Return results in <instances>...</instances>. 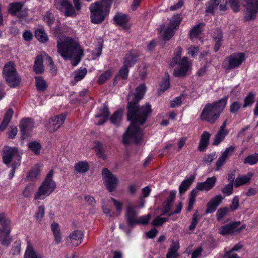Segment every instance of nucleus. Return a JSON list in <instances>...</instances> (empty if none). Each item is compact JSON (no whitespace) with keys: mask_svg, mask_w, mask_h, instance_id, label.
Instances as JSON below:
<instances>
[{"mask_svg":"<svg viewBox=\"0 0 258 258\" xmlns=\"http://www.w3.org/2000/svg\"><path fill=\"white\" fill-rule=\"evenodd\" d=\"M146 87L144 84H141L136 89V93L133 101H130L127 104V119L132 121V124L127 128L123 136V143L128 145L134 142L138 144L142 138L143 130L140 125L146 121L148 114L151 112V105L147 104L139 107L138 102L144 96Z\"/></svg>","mask_w":258,"mask_h":258,"instance_id":"obj_1","label":"nucleus"},{"mask_svg":"<svg viewBox=\"0 0 258 258\" xmlns=\"http://www.w3.org/2000/svg\"><path fill=\"white\" fill-rule=\"evenodd\" d=\"M57 49L59 54L66 60H71L77 66L84 55V50L79 43L70 37H62L57 40Z\"/></svg>","mask_w":258,"mask_h":258,"instance_id":"obj_2","label":"nucleus"},{"mask_svg":"<svg viewBox=\"0 0 258 258\" xmlns=\"http://www.w3.org/2000/svg\"><path fill=\"white\" fill-rule=\"evenodd\" d=\"M228 99V96H226L213 103H207L201 112V120L210 124L215 123L225 108Z\"/></svg>","mask_w":258,"mask_h":258,"instance_id":"obj_3","label":"nucleus"},{"mask_svg":"<svg viewBox=\"0 0 258 258\" xmlns=\"http://www.w3.org/2000/svg\"><path fill=\"white\" fill-rule=\"evenodd\" d=\"M113 0H102L91 4L90 11L91 22L94 24L101 23L108 14Z\"/></svg>","mask_w":258,"mask_h":258,"instance_id":"obj_4","label":"nucleus"},{"mask_svg":"<svg viewBox=\"0 0 258 258\" xmlns=\"http://www.w3.org/2000/svg\"><path fill=\"white\" fill-rule=\"evenodd\" d=\"M182 48L178 46L175 50L174 56L170 62L171 67H175L173 75L175 77H184L186 76L189 68V62L187 57L184 56L181 59Z\"/></svg>","mask_w":258,"mask_h":258,"instance_id":"obj_5","label":"nucleus"},{"mask_svg":"<svg viewBox=\"0 0 258 258\" xmlns=\"http://www.w3.org/2000/svg\"><path fill=\"white\" fill-rule=\"evenodd\" d=\"M53 176V171L51 170L47 174L44 180L34 194V200H43L54 190L56 185L54 180L52 179Z\"/></svg>","mask_w":258,"mask_h":258,"instance_id":"obj_6","label":"nucleus"},{"mask_svg":"<svg viewBox=\"0 0 258 258\" xmlns=\"http://www.w3.org/2000/svg\"><path fill=\"white\" fill-rule=\"evenodd\" d=\"M3 74L6 83L11 87L14 88L19 85L21 78L13 62L10 61L5 64L3 68Z\"/></svg>","mask_w":258,"mask_h":258,"instance_id":"obj_7","label":"nucleus"},{"mask_svg":"<svg viewBox=\"0 0 258 258\" xmlns=\"http://www.w3.org/2000/svg\"><path fill=\"white\" fill-rule=\"evenodd\" d=\"M3 159L7 166L10 165L19 166L21 157L17 148L6 147L3 151Z\"/></svg>","mask_w":258,"mask_h":258,"instance_id":"obj_8","label":"nucleus"},{"mask_svg":"<svg viewBox=\"0 0 258 258\" xmlns=\"http://www.w3.org/2000/svg\"><path fill=\"white\" fill-rule=\"evenodd\" d=\"M102 176L104 184L107 189L109 192L114 191L118 183L117 177L107 168L102 169Z\"/></svg>","mask_w":258,"mask_h":258,"instance_id":"obj_9","label":"nucleus"},{"mask_svg":"<svg viewBox=\"0 0 258 258\" xmlns=\"http://www.w3.org/2000/svg\"><path fill=\"white\" fill-rule=\"evenodd\" d=\"M8 13L12 16L20 20L23 19L28 16V11L24 8V5L21 2H14L9 4Z\"/></svg>","mask_w":258,"mask_h":258,"instance_id":"obj_10","label":"nucleus"},{"mask_svg":"<svg viewBox=\"0 0 258 258\" xmlns=\"http://www.w3.org/2000/svg\"><path fill=\"white\" fill-rule=\"evenodd\" d=\"M246 21H251L255 19L258 13V0H246Z\"/></svg>","mask_w":258,"mask_h":258,"instance_id":"obj_11","label":"nucleus"},{"mask_svg":"<svg viewBox=\"0 0 258 258\" xmlns=\"http://www.w3.org/2000/svg\"><path fill=\"white\" fill-rule=\"evenodd\" d=\"M228 0H211L207 7L206 12L213 13L215 10L225 11L228 8Z\"/></svg>","mask_w":258,"mask_h":258,"instance_id":"obj_12","label":"nucleus"},{"mask_svg":"<svg viewBox=\"0 0 258 258\" xmlns=\"http://www.w3.org/2000/svg\"><path fill=\"white\" fill-rule=\"evenodd\" d=\"M65 119L66 116L62 114L51 117L47 126L48 131L51 133L56 131L64 123Z\"/></svg>","mask_w":258,"mask_h":258,"instance_id":"obj_13","label":"nucleus"},{"mask_svg":"<svg viewBox=\"0 0 258 258\" xmlns=\"http://www.w3.org/2000/svg\"><path fill=\"white\" fill-rule=\"evenodd\" d=\"M245 59V56L243 53H234L230 55L228 58V66L227 70L235 69L239 67Z\"/></svg>","mask_w":258,"mask_h":258,"instance_id":"obj_14","label":"nucleus"},{"mask_svg":"<svg viewBox=\"0 0 258 258\" xmlns=\"http://www.w3.org/2000/svg\"><path fill=\"white\" fill-rule=\"evenodd\" d=\"M234 150L235 147L231 146L227 148L222 153L215 163V170L216 171H219L221 168L226 160L232 155Z\"/></svg>","mask_w":258,"mask_h":258,"instance_id":"obj_15","label":"nucleus"},{"mask_svg":"<svg viewBox=\"0 0 258 258\" xmlns=\"http://www.w3.org/2000/svg\"><path fill=\"white\" fill-rule=\"evenodd\" d=\"M84 237L82 232L79 230H75L70 233L67 238L66 244L68 246H77L81 243Z\"/></svg>","mask_w":258,"mask_h":258,"instance_id":"obj_16","label":"nucleus"},{"mask_svg":"<svg viewBox=\"0 0 258 258\" xmlns=\"http://www.w3.org/2000/svg\"><path fill=\"white\" fill-rule=\"evenodd\" d=\"M10 231V220L6 218L5 214H0V238L8 236Z\"/></svg>","mask_w":258,"mask_h":258,"instance_id":"obj_17","label":"nucleus"},{"mask_svg":"<svg viewBox=\"0 0 258 258\" xmlns=\"http://www.w3.org/2000/svg\"><path fill=\"white\" fill-rule=\"evenodd\" d=\"M34 127V122L31 119L24 118L20 123V128L24 138H26Z\"/></svg>","mask_w":258,"mask_h":258,"instance_id":"obj_18","label":"nucleus"},{"mask_svg":"<svg viewBox=\"0 0 258 258\" xmlns=\"http://www.w3.org/2000/svg\"><path fill=\"white\" fill-rule=\"evenodd\" d=\"M240 224V222H230L220 227L219 232L223 235L234 233L236 232L237 227L239 226Z\"/></svg>","mask_w":258,"mask_h":258,"instance_id":"obj_19","label":"nucleus"},{"mask_svg":"<svg viewBox=\"0 0 258 258\" xmlns=\"http://www.w3.org/2000/svg\"><path fill=\"white\" fill-rule=\"evenodd\" d=\"M216 180L215 176L209 177L205 181L198 183L197 188L200 190L209 191L215 186Z\"/></svg>","mask_w":258,"mask_h":258,"instance_id":"obj_20","label":"nucleus"},{"mask_svg":"<svg viewBox=\"0 0 258 258\" xmlns=\"http://www.w3.org/2000/svg\"><path fill=\"white\" fill-rule=\"evenodd\" d=\"M137 214L136 213L135 207L131 204H128L126 208V218L127 223L129 225L136 224L137 219Z\"/></svg>","mask_w":258,"mask_h":258,"instance_id":"obj_21","label":"nucleus"},{"mask_svg":"<svg viewBox=\"0 0 258 258\" xmlns=\"http://www.w3.org/2000/svg\"><path fill=\"white\" fill-rule=\"evenodd\" d=\"M223 198L221 195H218L212 198L210 202L207 204V208L206 211L207 214L212 213L215 212L221 203Z\"/></svg>","mask_w":258,"mask_h":258,"instance_id":"obj_22","label":"nucleus"},{"mask_svg":"<svg viewBox=\"0 0 258 258\" xmlns=\"http://www.w3.org/2000/svg\"><path fill=\"white\" fill-rule=\"evenodd\" d=\"M109 112L108 108L105 106L103 107L100 109V112L95 115V117L97 120L96 124L97 125L103 124L106 121L108 118Z\"/></svg>","mask_w":258,"mask_h":258,"instance_id":"obj_23","label":"nucleus"},{"mask_svg":"<svg viewBox=\"0 0 258 258\" xmlns=\"http://www.w3.org/2000/svg\"><path fill=\"white\" fill-rule=\"evenodd\" d=\"M211 135V134L208 132L205 131L203 132L201 135L198 147L200 151H204L206 149L209 143Z\"/></svg>","mask_w":258,"mask_h":258,"instance_id":"obj_24","label":"nucleus"},{"mask_svg":"<svg viewBox=\"0 0 258 258\" xmlns=\"http://www.w3.org/2000/svg\"><path fill=\"white\" fill-rule=\"evenodd\" d=\"M51 229L54 236V241L58 244L62 242V235L60 232V227L56 223H52L51 225Z\"/></svg>","mask_w":258,"mask_h":258,"instance_id":"obj_25","label":"nucleus"},{"mask_svg":"<svg viewBox=\"0 0 258 258\" xmlns=\"http://www.w3.org/2000/svg\"><path fill=\"white\" fill-rule=\"evenodd\" d=\"M195 178V176L190 175L188 178L185 179L179 186V193L181 195L184 193L193 182Z\"/></svg>","mask_w":258,"mask_h":258,"instance_id":"obj_26","label":"nucleus"},{"mask_svg":"<svg viewBox=\"0 0 258 258\" xmlns=\"http://www.w3.org/2000/svg\"><path fill=\"white\" fill-rule=\"evenodd\" d=\"M13 113L14 112L12 108H9L7 110L0 125V131H3L6 128L12 119Z\"/></svg>","mask_w":258,"mask_h":258,"instance_id":"obj_27","label":"nucleus"},{"mask_svg":"<svg viewBox=\"0 0 258 258\" xmlns=\"http://www.w3.org/2000/svg\"><path fill=\"white\" fill-rule=\"evenodd\" d=\"M222 32L221 30L217 29L215 32L214 35H213V38L215 42V47H214V50L215 52L218 51L222 43Z\"/></svg>","mask_w":258,"mask_h":258,"instance_id":"obj_28","label":"nucleus"},{"mask_svg":"<svg viewBox=\"0 0 258 258\" xmlns=\"http://www.w3.org/2000/svg\"><path fill=\"white\" fill-rule=\"evenodd\" d=\"M252 176V174L250 173H248L246 175H244L243 176H238L234 181L235 186L239 187L243 184L248 183L250 181Z\"/></svg>","mask_w":258,"mask_h":258,"instance_id":"obj_29","label":"nucleus"},{"mask_svg":"<svg viewBox=\"0 0 258 258\" xmlns=\"http://www.w3.org/2000/svg\"><path fill=\"white\" fill-rule=\"evenodd\" d=\"M24 258H43L40 253H36L30 243H28L24 254Z\"/></svg>","mask_w":258,"mask_h":258,"instance_id":"obj_30","label":"nucleus"},{"mask_svg":"<svg viewBox=\"0 0 258 258\" xmlns=\"http://www.w3.org/2000/svg\"><path fill=\"white\" fill-rule=\"evenodd\" d=\"M229 133L228 131H224L219 128L218 132L215 135L213 145L217 146L221 143Z\"/></svg>","mask_w":258,"mask_h":258,"instance_id":"obj_31","label":"nucleus"},{"mask_svg":"<svg viewBox=\"0 0 258 258\" xmlns=\"http://www.w3.org/2000/svg\"><path fill=\"white\" fill-rule=\"evenodd\" d=\"M75 171L79 173L87 172L89 169V165L86 161H80L75 165Z\"/></svg>","mask_w":258,"mask_h":258,"instance_id":"obj_32","label":"nucleus"},{"mask_svg":"<svg viewBox=\"0 0 258 258\" xmlns=\"http://www.w3.org/2000/svg\"><path fill=\"white\" fill-rule=\"evenodd\" d=\"M178 248V243L176 241H173L169 249L168 253L166 254V258H177V252Z\"/></svg>","mask_w":258,"mask_h":258,"instance_id":"obj_33","label":"nucleus"},{"mask_svg":"<svg viewBox=\"0 0 258 258\" xmlns=\"http://www.w3.org/2000/svg\"><path fill=\"white\" fill-rule=\"evenodd\" d=\"M113 20L117 25L123 26L128 21V19L126 15L117 13L114 16Z\"/></svg>","mask_w":258,"mask_h":258,"instance_id":"obj_34","label":"nucleus"},{"mask_svg":"<svg viewBox=\"0 0 258 258\" xmlns=\"http://www.w3.org/2000/svg\"><path fill=\"white\" fill-rule=\"evenodd\" d=\"M34 71L36 74H41L43 71V58L42 56H36L33 68Z\"/></svg>","mask_w":258,"mask_h":258,"instance_id":"obj_35","label":"nucleus"},{"mask_svg":"<svg viewBox=\"0 0 258 258\" xmlns=\"http://www.w3.org/2000/svg\"><path fill=\"white\" fill-rule=\"evenodd\" d=\"M122 115V110H117L111 116L110 118L111 122L115 125H118L121 121Z\"/></svg>","mask_w":258,"mask_h":258,"instance_id":"obj_36","label":"nucleus"},{"mask_svg":"<svg viewBox=\"0 0 258 258\" xmlns=\"http://www.w3.org/2000/svg\"><path fill=\"white\" fill-rule=\"evenodd\" d=\"M76 11H77L76 8H74L70 2L61 12H62L66 17H74L78 14Z\"/></svg>","mask_w":258,"mask_h":258,"instance_id":"obj_37","label":"nucleus"},{"mask_svg":"<svg viewBox=\"0 0 258 258\" xmlns=\"http://www.w3.org/2000/svg\"><path fill=\"white\" fill-rule=\"evenodd\" d=\"M136 61V56L133 53L130 52L126 53L124 57L123 64L128 67H131L135 64Z\"/></svg>","mask_w":258,"mask_h":258,"instance_id":"obj_38","label":"nucleus"},{"mask_svg":"<svg viewBox=\"0 0 258 258\" xmlns=\"http://www.w3.org/2000/svg\"><path fill=\"white\" fill-rule=\"evenodd\" d=\"M35 35L36 39L41 42L44 43L48 40L47 35L44 30L42 28L36 30Z\"/></svg>","mask_w":258,"mask_h":258,"instance_id":"obj_39","label":"nucleus"},{"mask_svg":"<svg viewBox=\"0 0 258 258\" xmlns=\"http://www.w3.org/2000/svg\"><path fill=\"white\" fill-rule=\"evenodd\" d=\"M203 24L202 23H199L197 25L194 26L192 29L190 31L189 37L191 39L197 38L199 36L202 32V27Z\"/></svg>","mask_w":258,"mask_h":258,"instance_id":"obj_40","label":"nucleus"},{"mask_svg":"<svg viewBox=\"0 0 258 258\" xmlns=\"http://www.w3.org/2000/svg\"><path fill=\"white\" fill-rule=\"evenodd\" d=\"M36 87L38 90L43 91L47 87V85L45 81L41 77H35Z\"/></svg>","mask_w":258,"mask_h":258,"instance_id":"obj_41","label":"nucleus"},{"mask_svg":"<svg viewBox=\"0 0 258 258\" xmlns=\"http://www.w3.org/2000/svg\"><path fill=\"white\" fill-rule=\"evenodd\" d=\"M95 144L96 145L95 149L97 156L100 158L105 159V156L104 155V148L103 145L98 141L95 142Z\"/></svg>","mask_w":258,"mask_h":258,"instance_id":"obj_42","label":"nucleus"},{"mask_svg":"<svg viewBox=\"0 0 258 258\" xmlns=\"http://www.w3.org/2000/svg\"><path fill=\"white\" fill-rule=\"evenodd\" d=\"M87 70L83 68L74 72V80L76 82L81 81L86 75Z\"/></svg>","mask_w":258,"mask_h":258,"instance_id":"obj_43","label":"nucleus"},{"mask_svg":"<svg viewBox=\"0 0 258 258\" xmlns=\"http://www.w3.org/2000/svg\"><path fill=\"white\" fill-rule=\"evenodd\" d=\"M29 148L35 154L39 155L40 153L41 146L40 144L37 142H31L28 144Z\"/></svg>","mask_w":258,"mask_h":258,"instance_id":"obj_44","label":"nucleus"},{"mask_svg":"<svg viewBox=\"0 0 258 258\" xmlns=\"http://www.w3.org/2000/svg\"><path fill=\"white\" fill-rule=\"evenodd\" d=\"M40 172L39 168L38 166H35L28 172L27 178L29 180L33 181L37 179Z\"/></svg>","mask_w":258,"mask_h":258,"instance_id":"obj_45","label":"nucleus"},{"mask_svg":"<svg viewBox=\"0 0 258 258\" xmlns=\"http://www.w3.org/2000/svg\"><path fill=\"white\" fill-rule=\"evenodd\" d=\"M254 94L252 92H249L244 99L243 107L246 108L248 106H251L254 102Z\"/></svg>","mask_w":258,"mask_h":258,"instance_id":"obj_46","label":"nucleus"},{"mask_svg":"<svg viewBox=\"0 0 258 258\" xmlns=\"http://www.w3.org/2000/svg\"><path fill=\"white\" fill-rule=\"evenodd\" d=\"M181 22V19L178 15L173 16L170 20L169 27L173 29H177Z\"/></svg>","mask_w":258,"mask_h":258,"instance_id":"obj_47","label":"nucleus"},{"mask_svg":"<svg viewBox=\"0 0 258 258\" xmlns=\"http://www.w3.org/2000/svg\"><path fill=\"white\" fill-rule=\"evenodd\" d=\"M111 75V71L107 70L99 77L97 82L99 84H103L110 78Z\"/></svg>","mask_w":258,"mask_h":258,"instance_id":"obj_48","label":"nucleus"},{"mask_svg":"<svg viewBox=\"0 0 258 258\" xmlns=\"http://www.w3.org/2000/svg\"><path fill=\"white\" fill-rule=\"evenodd\" d=\"M257 162L258 153L248 156L244 159L243 163L252 165L255 164Z\"/></svg>","mask_w":258,"mask_h":258,"instance_id":"obj_49","label":"nucleus"},{"mask_svg":"<svg viewBox=\"0 0 258 258\" xmlns=\"http://www.w3.org/2000/svg\"><path fill=\"white\" fill-rule=\"evenodd\" d=\"M43 20L48 26L52 25L54 22V17L53 14L50 12H46L43 17Z\"/></svg>","mask_w":258,"mask_h":258,"instance_id":"obj_50","label":"nucleus"},{"mask_svg":"<svg viewBox=\"0 0 258 258\" xmlns=\"http://www.w3.org/2000/svg\"><path fill=\"white\" fill-rule=\"evenodd\" d=\"M70 2L69 0H55V6L57 10L62 12Z\"/></svg>","mask_w":258,"mask_h":258,"instance_id":"obj_51","label":"nucleus"},{"mask_svg":"<svg viewBox=\"0 0 258 258\" xmlns=\"http://www.w3.org/2000/svg\"><path fill=\"white\" fill-rule=\"evenodd\" d=\"M169 78H167L162 81L160 85V88L159 89V93L161 94L163 93L165 90H167L169 88Z\"/></svg>","mask_w":258,"mask_h":258,"instance_id":"obj_52","label":"nucleus"},{"mask_svg":"<svg viewBox=\"0 0 258 258\" xmlns=\"http://www.w3.org/2000/svg\"><path fill=\"white\" fill-rule=\"evenodd\" d=\"M233 191L232 183H229L226 185L222 189V193L225 196H229L232 194Z\"/></svg>","mask_w":258,"mask_h":258,"instance_id":"obj_53","label":"nucleus"},{"mask_svg":"<svg viewBox=\"0 0 258 258\" xmlns=\"http://www.w3.org/2000/svg\"><path fill=\"white\" fill-rule=\"evenodd\" d=\"M151 217L150 214L141 216L138 218L136 224L146 225L149 223Z\"/></svg>","mask_w":258,"mask_h":258,"instance_id":"obj_54","label":"nucleus"},{"mask_svg":"<svg viewBox=\"0 0 258 258\" xmlns=\"http://www.w3.org/2000/svg\"><path fill=\"white\" fill-rule=\"evenodd\" d=\"M168 220L167 218H161L160 216L156 217L152 221V225L154 226H161Z\"/></svg>","mask_w":258,"mask_h":258,"instance_id":"obj_55","label":"nucleus"},{"mask_svg":"<svg viewBox=\"0 0 258 258\" xmlns=\"http://www.w3.org/2000/svg\"><path fill=\"white\" fill-rule=\"evenodd\" d=\"M34 185L33 184H28L26 187L25 188H24V190H23V195L24 196V197H29L33 190H34Z\"/></svg>","mask_w":258,"mask_h":258,"instance_id":"obj_56","label":"nucleus"},{"mask_svg":"<svg viewBox=\"0 0 258 258\" xmlns=\"http://www.w3.org/2000/svg\"><path fill=\"white\" fill-rule=\"evenodd\" d=\"M45 207L44 205L38 207V211L35 214V218L38 221H40L44 215Z\"/></svg>","mask_w":258,"mask_h":258,"instance_id":"obj_57","label":"nucleus"},{"mask_svg":"<svg viewBox=\"0 0 258 258\" xmlns=\"http://www.w3.org/2000/svg\"><path fill=\"white\" fill-rule=\"evenodd\" d=\"M174 30L171 27H168L164 31L163 38L165 40H169L173 35Z\"/></svg>","mask_w":258,"mask_h":258,"instance_id":"obj_58","label":"nucleus"},{"mask_svg":"<svg viewBox=\"0 0 258 258\" xmlns=\"http://www.w3.org/2000/svg\"><path fill=\"white\" fill-rule=\"evenodd\" d=\"M229 211V209L227 207L219 209L217 212L218 221H220L226 215Z\"/></svg>","mask_w":258,"mask_h":258,"instance_id":"obj_59","label":"nucleus"},{"mask_svg":"<svg viewBox=\"0 0 258 258\" xmlns=\"http://www.w3.org/2000/svg\"><path fill=\"white\" fill-rule=\"evenodd\" d=\"M128 67L123 64L119 70V76L122 79H126L128 74Z\"/></svg>","mask_w":258,"mask_h":258,"instance_id":"obj_60","label":"nucleus"},{"mask_svg":"<svg viewBox=\"0 0 258 258\" xmlns=\"http://www.w3.org/2000/svg\"><path fill=\"white\" fill-rule=\"evenodd\" d=\"M198 220H199V215L198 214V212L197 211L193 215L192 222L189 226V230L192 231L195 229L196 225L198 224Z\"/></svg>","mask_w":258,"mask_h":258,"instance_id":"obj_61","label":"nucleus"},{"mask_svg":"<svg viewBox=\"0 0 258 258\" xmlns=\"http://www.w3.org/2000/svg\"><path fill=\"white\" fill-rule=\"evenodd\" d=\"M229 4L234 12H238L240 10L239 0H229Z\"/></svg>","mask_w":258,"mask_h":258,"instance_id":"obj_62","label":"nucleus"},{"mask_svg":"<svg viewBox=\"0 0 258 258\" xmlns=\"http://www.w3.org/2000/svg\"><path fill=\"white\" fill-rule=\"evenodd\" d=\"M103 43H101L97 48H96L93 51V59H95L99 57L102 54Z\"/></svg>","mask_w":258,"mask_h":258,"instance_id":"obj_63","label":"nucleus"},{"mask_svg":"<svg viewBox=\"0 0 258 258\" xmlns=\"http://www.w3.org/2000/svg\"><path fill=\"white\" fill-rule=\"evenodd\" d=\"M199 51V47L191 45L188 48L187 53L191 57H195L197 55Z\"/></svg>","mask_w":258,"mask_h":258,"instance_id":"obj_64","label":"nucleus"}]
</instances>
